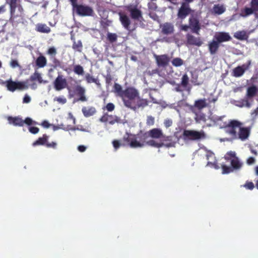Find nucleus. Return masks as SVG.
Segmentation results:
<instances>
[{
    "label": "nucleus",
    "instance_id": "nucleus-1",
    "mask_svg": "<svg viewBox=\"0 0 258 258\" xmlns=\"http://www.w3.org/2000/svg\"><path fill=\"white\" fill-rule=\"evenodd\" d=\"M121 98L125 106L134 111L140 108H144L149 104L148 100L141 98L139 91L134 87H128L124 90Z\"/></svg>",
    "mask_w": 258,
    "mask_h": 258
},
{
    "label": "nucleus",
    "instance_id": "nucleus-2",
    "mask_svg": "<svg viewBox=\"0 0 258 258\" xmlns=\"http://www.w3.org/2000/svg\"><path fill=\"white\" fill-rule=\"evenodd\" d=\"M242 123L237 120H230L224 126L225 132L229 135L233 140L244 141L248 139L250 134V127H242Z\"/></svg>",
    "mask_w": 258,
    "mask_h": 258
},
{
    "label": "nucleus",
    "instance_id": "nucleus-3",
    "mask_svg": "<svg viewBox=\"0 0 258 258\" xmlns=\"http://www.w3.org/2000/svg\"><path fill=\"white\" fill-rule=\"evenodd\" d=\"M149 137L148 132L141 133L134 135L126 133L123 137V140L126 143L123 146H128L132 148H142L147 145Z\"/></svg>",
    "mask_w": 258,
    "mask_h": 258
},
{
    "label": "nucleus",
    "instance_id": "nucleus-4",
    "mask_svg": "<svg viewBox=\"0 0 258 258\" xmlns=\"http://www.w3.org/2000/svg\"><path fill=\"white\" fill-rule=\"evenodd\" d=\"M10 6V21L13 25H17L23 20L24 9L20 4V0H7Z\"/></svg>",
    "mask_w": 258,
    "mask_h": 258
},
{
    "label": "nucleus",
    "instance_id": "nucleus-5",
    "mask_svg": "<svg viewBox=\"0 0 258 258\" xmlns=\"http://www.w3.org/2000/svg\"><path fill=\"white\" fill-rule=\"evenodd\" d=\"M182 136L184 140L198 141L206 138V134L203 130H184Z\"/></svg>",
    "mask_w": 258,
    "mask_h": 258
},
{
    "label": "nucleus",
    "instance_id": "nucleus-6",
    "mask_svg": "<svg viewBox=\"0 0 258 258\" xmlns=\"http://www.w3.org/2000/svg\"><path fill=\"white\" fill-rule=\"evenodd\" d=\"M28 80L26 81H18L15 82L11 79L7 80L3 83V84H5L7 90L9 91L14 92L16 90H23L28 88L27 85V82Z\"/></svg>",
    "mask_w": 258,
    "mask_h": 258
},
{
    "label": "nucleus",
    "instance_id": "nucleus-7",
    "mask_svg": "<svg viewBox=\"0 0 258 258\" xmlns=\"http://www.w3.org/2000/svg\"><path fill=\"white\" fill-rule=\"evenodd\" d=\"M126 10L130 13L131 18L134 20H143L142 12L138 9L137 5H128L125 7Z\"/></svg>",
    "mask_w": 258,
    "mask_h": 258
},
{
    "label": "nucleus",
    "instance_id": "nucleus-8",
    "mask_svg": "<svg viewBox=\"0 0 258 258\" xmlns=\"http://www.w3.org/2000/svg\"><path fill=\"white\" fill-rule=\"evenodd\" d=\"M188 24L190 27L191 31L199 35L201 27L200 20L197 15L192 14L190 15L188 19Z\"/></svg>",
    "mask_w": 258,
    "mask_h": 258
},
{
    "label": "nucleus",
    "instance_id": "nucleus-9",
    "mask_svg": "<svg viewBox=\"0 0 258 258\" xmlns=\"http://www.w3.org/2000/svg\"><path fill=\"white\" fill-rule=\"evenodd\" d=\"M193 11L190 8L189 4L182 3L177 13V17L181 20L184 19L188 15L191 14Z\"/></svg>",
    "mask_w": 258,
    "mask_h": 258
},
{
    "label": "nucleus",
    "instance_id": "nucleus-10",
    "mask_svg": "<svg viewBox=\"0 0 258 258\" xmlns=\"http://www.w3.org/2000/svg\"><path fill=\"white\" fill-rule=\"evenodd\" d=\"M53 86L55 90L60 91L68 88V84L66 79L62 75H59L53 82Z\"/></svg>",
    "mask_w": 258,
    "mask_h": 258
},
{
    "label": "nucleus",
    "instance_id": "nucleus-11",
    "mask_svg": "<svg viewBox=\"0 0 258 258\" xmlns=\"http://www.w3.org/2000/svg\"><path fill=\"white\" fill-rule=\"evenodd\" d=\"M157 65L159 68L166 67L170 61V58L167 54L157 55L154 54Z\"/></svg>",
    "mask_w": 258,
    "mask_h": 258
},
{
    "label": "nucleus",
    "instance_id": "nucleus-12",
    "mask_svg": "<svg viewBox=\"0 0 258 258\" xmlns=\"http://www.w3.org/2000/svg\"><path fill=\"white\" fill-rule=\"evenodd\" d=\"M186 39L187 44L190 45L199 47L203 44V42L200 37H196L190 33H187L186 35Z\"/></svg>",
    "mask_w": 258,
    "mask_h": 258
},
{
    "label": "nucleus",
    "instance_id": "nucleus-13",
    "mask_svg": "<svg viewBox=\"0 0 258 258\" xmlns=\"http://www.w3.org/2000/svg\"><path fill=\"white\" fill-rule=\"evenodd\" d=\"M162 34L165 35H169L174 33V26L170 22H165L160 26Z\"/></svg>",
    "mask_w": 258,
    "mask_h": 258
},
{
    "label": "nucleus",
    "instance_id": "nucleus-14",
    "mask_svg": "<svg viewBox=\"0 0 258 258\" xmlns=\"http://www.w3.org/2000/svg\"><path fill=\"white\" fill-rule=\"evenodd\" d=\"M119 117L116 115H109L107 113H104L100 118V121L102 122H108L110 124L113 125L115 123L120 121Z\"/></svg>",
    "mask_w": 258,
    "mask_h": 258
},
{
    "label": "nucleus",
    "instance_id": "nucleus-15",
    "mask_svg": "<svg viewBox=\"0 0 258 258\" xmlns=\"http://www.w3.org/2000/svg\"><path fill=\"white\" fill-rule=\"evenodd\" d=\"M214 39L216 40L219 43L229 41L232 38L227 32H220L216 33L214 36Z\"/></svg>",
    "mask_w": 258,
    "mask_h": 258
},
{
    "label": "nucleus",
    "instance_id": "nucleus-16",
    "mask_svg": "<svg viewBox=\"0 0 258 258\" xmlns=\"http://www.w3.org/2000/svg\"><path fill=\"white\" fill-rule=\"evenodd\" d=\"M119 21L122 26L127 30H130V25L131 23L130 18L124 13H119Z\"/></svg>",
    "mask_w": 258,
    "mask_h": 258
},
{
    "label": "nucleus",
    "instance_id": "nucleus-17",
    "mask_svg": "<svg viewBox=\"0 0 258 258\" xmlns=\"http://www.w3.org/2000/svg\"><path fill=\"white\" fill-rule=\"evenodd\" d=\"M248 69V66L243 64L241 66H238L235 68L232 71V76L235 77H240L244 73L245 71Z\"/></svg>",
    "mask_w": 258,
    "mask_h": 258
},
{
    "label": "nucleus",
    "instance_id": "nucleus-18",
    "mask_svg": "<svg viewBox=\"0 0 258 258\" xmlns=\"http://www.w3.org/2000/svg\"><path fill=\"white\" fill-rule=\"evenodd\" d=\"M149 137L153 139H161L163 137V133L160 128H154L148 132Z\"/></svg>",
    "mask_w": 258,
    "mask_h": 258
},
{
    "label": "nucleus",
    "instance_id": "nucleus-19",
    "mask_svg": "<svg viewBox=\"0 0 258 258\" xmlns=\"http://www.w3.org/2000/svg\"><path fill=\"white\" fill-rule=\"evenodd\" d=\"M220 43L215 39L213 40L208 44V48L211 55L215 54L218 51Z\"/></svg>",
    "mask_w": 258,
    "mask_h": 258
},
{
    "label": "nucleus",
    "instance_id": "nucleus-20",
    "mask_svg": "<svg viewBox=\"0 0 258 258\" xmlns=\"http://www.w3.org/2000/svg\"><path fill=\"white\" fill-rule=\"evenodd\" d=\"M8 120L10 123L13 124L15 126H23V119L19 116L12 117L9 116Z\"/></svg>",
    "mask_w": 258,
    "mask_h": 258
},
{
    "label": "nucleus",
    "instance_id": "nucleus-21",
    "mask_svg": "<svg viewBox=\"0 0 258 258\" xmlns=\"http://www.w3.org/2000/svg\"><path fill=\"white\" fill-rule=\"evenodd\" d=\"M36 30L40 33H48L51 29L45 24L38 23L36 25Z\"/></svg>",
    "mask_w": 258,
    "mask_h": 258
},
{
    "label": "nucleus",
    "instance_id": "nucleus-22",
    "mask_svg": "<svg viewBox=\"0 0 258 258\" xmlns=\"http://www.w3.org/2000/svg\"><path fill=\"white\" fill-rule=\"evenodd\" d=\"M82 111L85 117H89L94 115L96 112V109L94 107H84Z\"/></svg>",
    "mask_w": 258,
    "mask_h": 258
},
{
    "label": "nucleus",
    "instance_id": "nucleus-23",
    "mask_svg": "<svg viewBox=\"0 0 258 258\" xmlns=\"http://www.w3.org/2000/svg\"><path fill=\"white\" fill-rule=\"evenodd\" d=\"M48 136L46 134H44L42 137H39L36 141L33 143L32 145L33 146H39V145H45L48 141Z\"/></svg>",
    "mask_w": 258,
    "mask_h": 258
},
{
    "label": "nucleus",
    "instance_id": "nucleus-24",
    "mask_svg": "<svg viewBox=\"0 0 258 258\" xmlns=\"http://www.w3.org/2000/svg\"><path fill=\"white\" fill-rule=\"evenodd\" d=\"M35 63L38 68H43L46 65L47 59L45 56L40 55L36 58Z\"/></svg>",
    "mask_w": 258,
    "mask_h": 258
},
{
    "label": "nucleus",
    "instance_id": "nucleus-25",
    "mask_svg": "<svg viewBox=\"0 0 258 258\" xmlns=\"http://www.w3.org/2000/svg\"><path fill=\"white\" fill-rule=\"evenodd\" d=\"M93 14L94 11L92 8L82 5V16H92Z\"/></svg>",
    "mask_w": 258,
    "mask_h": 258
},
{
    "label": "nucleus",
    "instance_id": "nucleus-26",
    "mask_svg": "<svg viewBox=\"0 0 258 258\" xmlns=\"http://www.w3.org/2000/svg\"><path fill=\"white\" fill-rule=\"evenodd\" d=\"M73 7L74 15L81 16V5L77 4V0H70Z\"/></svg>",
    "mask_w": 258,
    "mask_h": 258
},
{
    "label": "nucleus",
    "instance_id": "nucleus-27",
    "mask_svg": "<svg viewBox=\"0 0 258 258\" xmlns=\"http://www.w3.org/2000/svg\"><path fill=\"white\" fill-rule=\"evenodd\" d=\"M231 167L233 170H238L241 168L242 163H241L238 157H235L231 160Z\"/></svg>",
    "mask_w": 258,
    "mask_h": 258
},
{
    "label": "nucleus",
    "instance_id": "nucleus-28",
    "mask_svg": "<svg viewBox=\"0 0 258 258\" xmlns=\"http://www.w3.org/2000/svg\"><path fill=\"white\" fill-rule=\"evenodd\" d=\"M69 91L72 92V95L77 96L78 97V99H81V86L77 85L75 87H71L69 89Z\"/></svg>",
    "mask_w": 258,
    "mask_h": 258
},
{
    "label": "nucleus",
    "instance_id": "nucleus-29",
    "mask_svg": "<svg viewBox=\"0 0 258 258\" xmlns=\"http://www.w3.org/2000/svg\"><path fill=\"white\" fill-rule=\"evenodd\" d=\"M194 106L198 109H202L208 106L205 99H201L196 100L195 102Z\"/></svg>",
    "mask_w": 258,
    "mask_h": 258
},
{
    "label": "nucleus",
    "instance_id": "nucleus-30",
    "mask_svg": "<svg viewBox=\"0 0 258 258\" xmlns=\"http://www.w3.org/2000/svg\"><path fill=\"white\" fill-rule=\"evenodd\" d=\"M234 37L237 39L240 40H245L248 38V35L244 31H239L236 32L234 35Z\"/></svg>",
    "mask_w": 258,
    "mask_h": 258
},
{
    "label": "nucleus",
    "instance_id": "nucleus-31",
    "mask_svg": "<svg viewBox=\"0 0 258 258\" xmlns=\"http://www.w3.org/2000/svg\"><path fill=\"white\" fill-rule=\"evenodd\" d=\"M114 92L116 94V95L120 98L122 96L124 93V90L120 85L117 83H115L114 85Z\"/></svg>",
    "mask_w": 258,
    "mask_h": 258
},
{
    "label": "nucleus",
    "instance_id": "nucleus-32",
    "mask_svg": "<svg viewBox=\"0 0 258 258\" xmlns=\"http://www.w3.org/2000/svg\"><path fill=\"white\" fill-rule=\"evenodd\" d=\"M29 80L31 81H38V82L40 84L43 82L41 74L37 71H35L32 75H31Z\"/></svg>",
    "mask_w": 258,
    "mask_h": 258
},
{
    "label": "nucleus",
    "instance_id": "nucleus-33",
    "mask_svg": "<svg viewBox=\"0 0 258 258\" xmlns=\"http://www.w3.org/2000/svg\"><path fill=\"white\" fill-rule=\"evenodd\" d=\"M213 10L214 13L218 15H221L225 11V8L223 5L217 4L213 6Z\"/></svg>",
    "mask_w": 258,
    "mask_h": 258
},
{
    "label": "nucleus",
    "instance_id": "nucleus-34",
    "mask_svg": "<svg viewBox=\"0 0 258 258\" xmlns=\"http://www.w3.org/2000/svg\"><path fill=\"white\" fill-rule=\"evenodd\" d=\"M237 103L236 105L239 107H246L250 108L251 107V103L248 101L247 98L237 101Z\"/></svg>",
    "mask_w": 258,
    "mask_h": 258
},
{
    "label": "nucleus",
    "instance_id": "nucleus-35",
    "mask_svg": "<svg viewBox=\"0 0 258 258\" xmlns=\"http://www.w3.org/2000/svg\"><path fill=\"white\" fill-rule=\"evenodd\" d=\"M85 79L87 83H95L98 87L100 86V84L99 83V81L97 79H95L93 78L92 76L90 75L89 74H87L85 76Z\"/></svg>",
    "mask_w": 258,
    "mask_h": 258
},
{
    "label": "nucleus",
    "instance_id": "nucleus-36",
    "mask_svg": "<svg viewBox=\"0 0 258 258\" xmlns=\"http://www.w3.org/2000/svg\"><path fill=\"white\" fill-rule=\"evenodd\" d=\"M254 12H256L253 8L245 7L241 11V16L243 17H246L249 15L252 14Z\"/></svg>",
    "mask_w": 258,
    "mask_h": 258
},
{
    "label": "nucleus",
    "instance_id": "nucleus-37",
    "mask_svg": "<svg viewBox=\"0 0 258 258\" xmlns=\"http://www.w3.org/2000/svg\"><path fill=\"white\" fill-rule=\"evenodd\" d=\"M257 89L255 86H251L247 90L246 96L248 98L253 97L256 95Z\"/></svg>",
    "mask_w": 258,
    "mask_h": 258
},
{
    "label": "nucleus",
    "instance_id": "nucleus-38",
    "mask_svg": "<svg viewBox=\"0 0 258 258\" xmlns=\"http://www.w3.org/2000/svg\"><path fill=\"white\" fill-rule=\"evenodd\" d=\"M107 72V73L106 75H103V77L105 79L106 87H108L111 84L113 78L111 75L110 69H109Z\"/></svg>",
    "mask_w": 258,
    "mask_h": 258
},
{
    "label": "nucleus",
    "instance_id": "nucleus-39",
    "mask_svg": "<svg viewBox=\"0 0 258 258\" xmlns=\"http://www.w3.org/2000/svg\"><path fill=\"white\" fill-rule=\"evenodd\" d=\"M147 145L154 147L160 148L163 146L164 143L162 142H157L154 140H150L148 141Z\"/></svg>",
    "mask_w": 258,
    "mask_h": 258
},
{
    "label": "nucleus",
    "instance_id": "nucleus-40",
    "mask_svg": "<svg viewBox=\"0 0 258 258\" xmlns=\"http://www.w3.org/2000/svg\"><path fill=\"white\" fill-rule=\"evenodd\" d=\"M107 38L110 43H113L116 41L117 36L115 33L108 32L107 34Z\"/></svg>",
    "mask_w": 258,
    "mask_h": 258
},
{
    "label": "nucleus",
    "instance_id": "nucleus-41",
    "mask_svg": "<svg viewBox=\"0 0 258 258\" xmlns=\"http://www.w3.org/2000/svg\"><path fill=\"white\" fill-rule=\"evenodd\" d=\"M172 64L173 66L176 67H180L183 65V60L179 57H176L173 58L172 60Z\"/></svg>",
    "mask_w": 258,
    "mask_h": 258
},
{
    "label": "nucleus",
    "instance_id": "nucleus-42",
    "mask_svg": "<svg viewBox=\"0 0 258 258\" xmlns=\"http://www.w3.org/2000/svg\"><path fill=\"white\" fill-rule=\"evenodd\" d=\"M189 78L187 74H184L181 78V86L184 88H186L188 84Z\"/></svg>",
    "mask_w": 258,
    "mask_h": 258
},
{
    "label": "nucleus",
    "instance_id": "nucleus-43",
    "mask_svg": "<svg viewBox=\"0 0 258 258\" xmlns=\"http://www.w3.org/2000/svg\"><path fill=\"white\" fill-rule=\"evenodd\" d=\"M221 168L222 169V174H228L230 172H232L233 171V170L232 168L230 166H228L226 165L222 164L221 165Z\"/></svg>",
    "mask_w": 258,
    "mask_h": 258
},
{
    "label": "nucleus",
    "instance_id": "nucleus-44",
    "mask_svg": "<svg viewBox=\"0 0 258 258\" xmlns=\"http://www.w3.org/2000/svg\"><path fill=\"white\" fill-rule=\"evenodd\" d=\"M125 143H126L124 142L123 140L122 144L120 143L119 141L117 140H115L112 141L113 146L116 150L118 149L121 146H123L122 145Z\"/></svg>",
    "mask_w": 258,
    "mask_h": 258
},
{
    "label": "nucleus",
    "instance_id": "nucleus-45",
    "mask_svg": "<svg viewBox=\"0 0 258 258\" xmlns=\"http://www.w3.org/2000/svg\"><path fill=\"white\" fill-rule=\"evenodd\" d=\"M155 118L152 116H148L147 118L146 124L148 126H152L154 124Z\"/></svg>",
    "mask_w": 258,
    "mask_h": 258
},
{
    "label": "nucleus",
    "instance_id": "nucleus-46",
    "mask_svg": "<svg viewBox=\"0 0 258 258\" xmlns=\"http://www.w3.org/2000/svg\"><path fill=\"white\" fill-rule=\"evenodd\" d=\"M243 187H245L247 189L252 190L254 185L252 182L246 181L245 183L243 185Z\"/></svg>",
    "mask_w": 258,
    "mask_h": 258
},
{
    "label": "nucleus",
    "instance_id": "nucleus-47",
    "mask_svg": "<svg viewBox=\"0 0 258 258\" xmlns=\"http://www.w3.org/2000/svg\"><path fill=\"white\" fill-rule=\"evenodd\" d=\"M47 53L51 56H55L57 51L54 47H51L48 49Z\"/></svg>",
    "mask_w": 258,
    "mask_h": 258
},
{
    "label": "nucleus",
    "instance_id": "nucleus-48",
    "mask_svg": "<svg viewBox=\"0 0 258 258\" xmlns=\"http://www.w3.org/2000/svg\"><path fill=\"white\" fill-rule=\"evenodd\" d=\"M72 48L76 51H81V41L79 40L77 43L74 42Z\"/></svg>",
    "mask_w": 258,
    "mask_h": 258
},
{
    "label": "nucleus",
    "instance_id": "nucleus-49",
    "mask_svg": "<svg viewBox=\"0 0 258 258\" xmlns=\"http://www.w3.org/2000/svg\"><path fill=\"white\" fill-rule=\"evenodd\" d=\"M250 6L256 11H258V0H251Z\"/></svg>",
    "mask_w": 258,
    "mask_h": 258
},
{
    "label": "nucleus",
    "instance_id": "nucleus-50",
    "mask_svg": "<svg viewBox=\"0 0 258 258\" xmlns=\"http://www.w3.org/2000/svg\"><path fill=\"white\" fill-rule=\"evenodd\" d=\"M36 123L35 121H33L32 119L30 117H26L25 120H23V125L24 124H26L28 125H30L32 124L33 123Z\"/></svg>",
    "mask_w": 258,
    "mask_h": 258
},
{
    "label": "nucleus",
    "instance_id": "nucleus-51",
    "mask_svg": "<svg viewBox=\"0 0 258 258\" xmlns=\"http://www.w3.org/2000/svg\"><path fill=\"white\" fill-rule=\"evenodd\" d=\"M29 131L33 134H36L39 132V128L35 126H30L29 127Z\"/></svg>",
    "mask_w": 258,
    "mask_h": 258
},
{
    "label": "nucleus",
    "instance_id": "nucleus-52",
    "mask_svg": "<svg viewBox=\"0 0 258 258\" xmlns=\"http://www.w3.org/2000/svg\"><path fill=\"white\" fill-rule=\"evenodd\" d=\"M105 108L108 111H112L115 108V106L112 103H108Z\"/></svg>",
    "mask_w": 258,
    "mask_h": 258
},
{
    "label": "nucleus",
    "instance_id": "nucleus-53",
    "mask_svg": "<svg viewBox=\"0 0 258 258\" xmlns=\"http://www.w3.org/2000/svg\"><path fill=\"white\" fill-rule=\"evenodd\" d=\"M54 101H57L58 103H61V104H64L67 102V99L64 97H56L54 99Z\"/></svg>",
    "mask_w": 258,
    "mask_h": 258
},
{
    "label": "nucleus",
    "instance_id": "nucleus-54",
    "mask_svg": "<svg viewBox=\"0 0 258 258\" xmlns=\"http://www.w3.org/2000/svg\"><path fill=\"white\" fill-rule=\"evenodd\" d=\"M10 66L13 68L19 67L18 61L16 59H12L10 61Z\"/></svg>",
    "mask_w": 258,
    "mask_h": 258
},
{
    "label": "nucleus",
    "instance_id": "nucleus-55",
    "mask_svg": "<svg viewBox=\"0 0 258 258\" xmlns=\"http://www.w3.org/2000/svg\"><path fill=\"white\" fill-rule=\"evenodd\" d=\"M57 146V143L54 142H52L51 143H48L47 142L46 144V147L47 148H51L53 149H56Z\"/></svg>",
    "mask_w": 258,
    "mask_h": 258
},
{
    "label": "nucleus",
    "instance_id": "nucleus-56",
    "mask_svg": "<svg viewBox=\"0 0 258 258\" xmlns=\"http://www.w3.org/2000/svg\"><path fill=\"white\" fill-rule=\"evenodd\" d=\"M164 124L165 127L168 128L172 125V121L170 119H165L164 121Z\"/></svg>",
    "mask_w": 258,
    "mask_h": 258
},
{
    "label": "nucleus",
    "instance_id": "nucleus-57",
    "mask_svg": "<svg viewBox=\"0 0 258 258\" xmlns=\"http://www.w3.org/2000/svg\"><path fill=\"white\" fill-rule=\"evenodd\" d=\"M74 71L78 75H81V65H77L74 67Z\"/></svg>",
    "mask_w": 258,
    "mask_h": 258
},
{
    "label": "nucleus",
    "instance_id": "nucleus-58",
    "mask_svg": "<svg viewBox=\"0 0 258 258\" xmlns=\"http://www.w3.org/2000/svg\"><path fill=\"white\" fill-rule=\"evenodd\" d=\"M30 101L31 98L30 96H28L27 94H26L23 98V102L24 103H28L30 102Z\"/></svg>",
    "mask_w": 258,
    "mask_h": 258
},
{
    "label": "nucleus",
    "instance_id": "nucleus-59",
    "mask_svg": "<svg viewBox=\"0 0 258 258\" xmlns=\"http://www.w3.org/2000/svg\"><path fill=\"white\" fill-rule=\"evenodd\" d=\"M255 160L253 157H250L247 159L246 163L248 165H251L255 162Z\"/></svg>",
    "mask_w": 258,
    "mask_h": 258
},
{
    "label": "nucleus",
    "instance_id": "nucleus-60",
    "mask_svg": "<svg viewBox=\"0 0 258 258\" xmlns=\"http://www.w3.org/2000/svg\"><path fill=\"white\" fill-rule=\"evenodd\" d=\"M148 8L149 9L155 10L157 7L155 3H150L148 4Z\"/></svg>",
    "mask_w": 258,
    "mask_h": 258
},
{
    "label": "nucleus",
    "instance_id": "nucleus-61",
    "mask_svg": "<svg viewBox=\"0 0 258 258\" xmlns=\"http://www.w3.org/2000/svg\"><path fill=\"white\" fill-rule=\"evenodd\" d=\"M189 29H190L189 25H182L181 26V30L184 31H187Z\"/></svg>",
    "mask_w": 258,
    "mask_h": 258
},
{
    "label": "nucleus",
    "instance_id": "nucleus-62",
    "mask_svg": "<svg viewBox=\"0 0 258 258\" xmlns=\"http://www.w3.org/2000/svg\"><path fill=\"white\" fill-rule=\"evenodd\" d=\"M163 146H165L166 147H173L175 146V142L170 141V143L164 144Z\"/></svg>",
    "mask_w": 258,
    "mask_h": 258
},
{
    "label": "nucleus",
    "instance_id": "nucleus-63",
    "mask_svg": "<svg viewBox=\"0 0 258 258\" xmlns=\"http://www.w3.org/2000/svg\"><path fill=\"white\" fill-rule=\"evenodd\" d=\"M227 155L230 158H232V159L237 157L235 152L230 151L227 153Z\"/></svg>",
    "mask_w": 258,
    "mask_h": 258
},
{
    "label": "nucleus",
    "instance_id": "nucleus-64",
    "mask_svg": "<svg viewBox=\"0 0 258 258\" xmlns=\"http://www.w3.org/2000/svg\"><path fill=\"white\" fill-rule=\"evenodd\" d=\"M41 125L45 128H48L50 126V124L49 122L46 121L44 120L41 123Z\"/></svg>",
    "mask_w": 258,
    "mask_h": 258
}]
</instances>
